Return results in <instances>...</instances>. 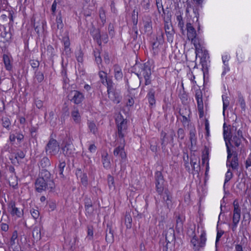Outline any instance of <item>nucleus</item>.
<instances>
[{
    "label": "nucleus",
    "mask_w": 251,
    "mask_h": 251,
    "mask_svg": "<svg viewBox=\"0 0 251 251\" xmlns=\"http://www.w3.org/2000/svg\"><path fill=\"white\" fill-rule=\"evenodd\" d=\"M223 136L226 145L233 147L234 146L238 147L240 146L242 140H245L243 136L241 130H237V127L232 125H227L224 123L223 125Z\"/></svg>",
    "instance_id": "1"
},
{
    "label": "nucleus",
    "mask_w": 251,
    "mask_h": 251,
    "mask_svg": "<svg viewBox=\"0 0 251 251\" xmlns=\"http://www.w3.org/2000/svg\"><path fill=\"white\" fill-rule=\"evenodd\" d=\"M155 189L158 194L162 196L163 202L167 211L172 207V197L168 189H164V178L160 171H157L154 175Z\"/></svg>",
    "instance_id": "2"
},
{
    "label": "nucleus",
    "mask_w": 251,
    "mask_h": 251,
    "mask_svg": "<svg viewBox=\"0 0 251 251\" xmlns=\"http://www.w3.org/2000/svg\"><path fill=\"white\" fill-rule=\"evenodd\" d=\"M140 73L137 74L138 77H131L129 79V82L127 80L126 83L129 88L132 90H135L138 88L141 83V80L139 76H143L145 78V85H148L151 83L150 79L151 75V68L149 63H145L140 65Z\"/></svg>",
    "instance_id": "3"
},
{
    "label": "nucleus",
    "mask_w": 251,
    "mask_h": 251,
    "mask_svg": "<svg viewBox=\"0 0 251 251\" xmlns=\"http://www.w3.org/2000/svg\"><path fill=\"white\" fill-rule=\"evenodd\" d=\"M116 122L118 128L117 134L118 138L117 141L122 140L123 143L127 127V121L123 118L121 114H119L116 119Z\"/></svg>",
    "instance_id": "4"
},
{
    "label": "nucleus",
    "mask_w": 251,
    "mask_h": 251,
    "mask_svg": "<svg viewBox=\"0 0 251 251\" xmlns=\"http://www.w3.org/2000/svg\"><path fill=\"white\" fill-rule=\"evenodd\" d=\"M171 13L170 11H168L166 13V16L164 17V29L165 33L167 35V40L169 42H173L174 39V35L175 34V31L171 25H169V23L171 22Z\"/></svg>",
    "instance_id": "5"
},
{
    "label": "nucleus",
    "mask_w": 251,
    "mask_h": 251,
    "mask_svg": "<svg viewBox=\"0 0 251 251\" xmlns=\"http://www.w3.org/2000/svg\"><path fill=\"white\" fill-rule=\"evenodd\" d=\"M35 190L38 192L41 193L47 190L52 191L55 188V184L52 183V185L51 182H49L46 180L38 177L35 182Z\"/></svg>",
    "instance_id": "6"
},
{
    "label": "nucleus",
    "mask_w": 251,
    "mask_h": 251,
    "mask_svg": "<svg viewBox=\"0 0 251 251\" xmlns=\"http://www.w3.org/2000/svg\"><path fill=\"white\" fill-rule=\"evenodd\" d=\"M206 241V232L202 230L200 240L195 235L191 240V243L193 245V249L194 251H199L201 248H202L205 245Z\"/></svg>",
    "instance_id": "7"
},
{
    "label": "nucleus",
    "mask_w": 251,
    "mask_h": 251,
    "mask_svg": "<svg viewBox=\"0 0 251 251\" xmlns=\"http://www.w3.org/2000/svg\"><path fill=\"white\" fill-rule=\"evenodd\" d=\"M59 151V145L57 141L50 138L45 147V151L47 154L50 155H56Z\"/></svg>",
    "instance_id": "8"
},
{
    "label": "nucleus",
    "mask_w": 251,
    "mask_h": 251,
    "mask_svg": "<svg viewBox=\"0 0 251 251\" xmlns=\"http://www.w3.org/2000/svg\"><path fill=\"white\" fill-rule=\"evenodd\" d=\"M118 142H120V145L114 149L113 152L114 155L121 158V163H126V154L124 149L125 140H124L123 143L122 140H119Z\"/></svg>",
    "instance_id": "9"
},
{
    "label": "nucleus",
    "mask_w": 251,
    "mask_h": 251,
    "mask_svg": "<svg viewBox=\"0 0 251 251\" xmlns=\"http://www.w3.org/2000/svg\"><path fill=\"white\" fill-rule=\"evenodd\" d=\"M68 97L69 99L76 104L81 103L84 99L83 94L76 90L71 91Z\"/></svg>",
    "instance_id": "10"
},
{
    "label": "nucleus",
    "mask_w": 251,
    "mask_h": 251,
    "mask_svg": "<svg viewBox=\"0 0 251 251\" xmlns=\"http://www.w3.org/2000/svg\"><path fill=\"white\" fill-rule=\"evenodd\" d=\"M234 210L232 218L233 223H238L241 216V209L239 205L236 201L233 202Z\"/></svg>",
    "instance_id": "11"
},
{
    "label": "nucleus",
    "mask_w": 251,
    "mask_h": 251,
    "mask_svg": "<svg viewBox=\"0 0 251 251\" xmlns=\"http://www.w3.org/2000/svg\"><path fill=\"white\" fill-rule=\"evenodd\" d=\"M8 208L10 209V213L12 216H16L20 218L23 215V210L21 211L19 209L15 206V202L11 201L8 204Z\"/></svg>",
    "instance_id": "12"
},
{
    "label": "nucleus",
    "mask_w": 251,
    "mask_h": 251,
    "mask_svg": "<svg viewBox=\"0 0 251 251\" xmlns=\"http://www.w3.org/2000/svg\"><path fill=\"white\" fill-rule=\"evenodd\" d=\"M108 98L115 103H119L122 99L121 92L119 89H116L108 94Z\"/></svg>",
    "instance_id": "13"
},
{
    "label": "nucleus",
    "mask_w": 251,
    "mask_h": 251,
    "mask_svg": "<svg viewBox=\"0 0 251 251\" xmlns=\"http://www.w3.org/2000/svg\"><path fill=\"white\" fill-rule=\"evenodd\" d=\"M38 177L46 180L49 182H51L52 185V183H54L52 178H51L50 172L46 169H42L40 171Z\"/></svg>",
    "instance_id": "14"
},
{
    "label": "nucleus",
    "mask_w": 251,
    "mask_h": 251,
    "mask_svg": "<svg viewBox=\"0 0 251 251\" xmlns=\"http://www.w3.org/2000/svg\"><path fill=\"white\" fill-rule=\"evenodd\" d=\"M226 166L227 167L231 168L233 170H238L239 163L237 152L234 153V156L229 162H226Z\"/></svg>",
    "instance_id": "15"
},
{
    "label": "nucleus",
    "mask_w": 251,
    "mask_h": 251,
    "mask_svg": "<svg viewBox=\"0 0 251 251\" xmlns=\"http://www.w3.org/2000/svg\"><path fill=\"white\" fill-rule=\"evenodd\" d=\"M195 98L197 100L198 109L203 108L202 93L200 89L196 90Z\"/></svg>",
    "instance_id": "16"
},
{
    "label": "nucleus",
    "mask_w": 251,
    "mask_h": 251,
    "mask_svg": "<svg viewBox=\"0 0 251 251\" xmlns=\"http://www.w3.org/2000/svg\"><path fill=\"white\" fill-rule=\"evenodd\" d=\"M186 29L187 30V37L188 38L192 40L194 39L196 36V31L194 27L192 25L191 23H187Z\"/></svg>",
    "instance_id": "17"
},
{
    "label": "nucleus",
    "mask_w": 251,
    "mask_h": 251,
    "mask_svg": "<svg viewBox=\"0 0 251 251\" xmlns=\"http://www.w3.org/2000/svg\"><path fill=\"white\" fill-rule=\"evenodd\" d=\"M84 206L86 212L89 214L91 215L94 211L93 208V203L90 199L85 198L84 199Z\"/></svg>",
    "instance_id": "18"
},
{
    "label": "nucleus",
    "mask_w": 251,
    "mask_h": 251,
    "mask_svg": "<svg viewBox=\"0 0 251 251\" xmlns=\"http://www.w3.org/2000/svg\"><path fill=\"white\" fill-rule=\"evenodd\" d=\"M71 116L73 119L74 122L78 124L81 122V116L80 115L78 108L76 107H74L73 110L71 112Z\"/></svg>",
    "instance_id": "19"
},
{
    "label": "nucleus",
    "mask_w": 251,
    "mask_h": 251,
    "mask_svg": "<svg viewBox=\"0 0 251 251\" xmlns=\"http://www.w3.org/2000/svg\"><path fill=\"white\" fill-rule=\"evenodd\" d=\"M57 158L59 161V164L58 165L59 175L61 177L64 178V175L63 174V171L64 168L66 167L65 160L60 158V155H58Z\"/></svg>",
    "instance_id": "20"
},
{
    "label": "nucleus",
    "mask_w": 251,
    "mask_h": 251,
    "mask_svg": "<svg viewBox=\"0 0 251 251\" xmlns=\"http://www.w3.org/2000/svg\"><path fill=\"white\" fill-rule=\"evenodd\" d=\"M167 134L164 132L162 131L161 132V149L163 152H166L167 150L166 149V146L169 142V139L166 137Z\"/></svg>",
    "instance_id": "21"
},
{
    "label": "nucleus",
    "mask_w": 251,
    "mask_h": 251,
    "mask_svg": "<svg viewBox=\"0 0 251 251\" xmlns=\"http://www.w3.org/2000/svg\"><path fill=\"white\" fill-rule=\"evenodd\" d=\"M144 30L145 32H151L152 30V21L151 18L149 17L143 20Z\"/></svg>",
    "instance_id": "22"
},
{
    "label": "nucleus",
    "mask_w": 251,
    "mask_h": 251,
    "mask_svg": "<svg viewBox=\"0 0 251 251\" xmlns=\"http://www.w3.org/2000/svg\"><path fill=\"white\" fill-rule=\"evenodd\" d=\"M114 77L117 80H121L123 78V72L121 68L118 65H114L113 66Z\"/></svg>",
    "instance_id": "23"
},
{
    "label": "nucleus",
    "mask_w": 251,
    "mask_h": 251,
    "mask_svg": "<svg viewBox=\"0 0 251 251\" xmlns=\"http://www.w3.org/2000/svg\"><path fill=\"white\" fill-rule=\"evenodd\" d=\"M155 90L153 88H151L149 89L148 95H147V98L148 100V101L150 103V105L151 106H152L155 104V100L154 98V95H155Z\"/></svg>",
    "instance_id": "24"
},
{
    "label": "nucleus",
    "mask_w": 251,
    "mask_h": 251,
    "mask_svg": "<svg viewBox=\"0 0 251 251\" xmlns=\"http://www.w3.org/2000/svg\"><path fill=\"white\" fill-rule=\"evenodd\" d=\"M63 153L65 156H70L73 153V149L71 144L69 143L66 144V145L62 148Z\"/></svg>",
    "instance_id": "25"
},
{
    "label": "nucleus",
    "mask_w": 251,
    "mask_h": 251,
    "mask_svg": "<svg viewBox=\"0 0 251 251\" xmlns=\"http://www.w3.org/2000/svg\"><path fill=\"white\" fill-rule=\"evenodd\" d=\"M102 162L104 168L109 169L111 166L110 158L107 152H104L102 154Z\"/></svg>",
    "instance_id": "26"
},
{
    "label": "nucleus",
    "mask_w": 251,
    "mask_h": 251,
    "mask_svg": "<svg viewBox=\"0 0 251 251\" xmlns=\"http://www.w3.org/2000/svg\"><path fill=\"white\" fill-rule=\"evenodd\" d=\"M79 174V177H80V181L81 184L85 187H86L88 185V177L86 173H82L81 170H78L76 173V175L78 176Z\"/></svg>",
    "instance_id": "27"
},
{
    "label": "nucleus",
    "mask_w": 251,
    "mask_h": 251,
    "mask_svg": "<svg viewBox=\"0 0 251 251\" xmlns=\"http://www.w3.org/2000/svg\"><path fill=\"white\" fill-rule=\"evenodd\" d=\"M38 165L39 167H41L44 169L50 167L51 165V163L49 158L45 156L41 159Z\"/></svg>",
    "instance_id": "28"
},
{
    "label": "nucleus",
    "mask_w": 251,
    "mask_h": 251,
    "mask_svg": "<svg viewBox=\"0 0 251 251\" xmlns=\"http://www.w3.org/2000/svg\"><path fill=\"white\" fill-rule=\"evenodd\" d=\"M105 83L107 85V93H110L116 89V85L110 79H106Z\"/></svg>",
    "instance_id": "29"
},
{
    "label": "nucleus",
    "mask_w": 251,
    "mask_h": 251,
    "mask_svg": "<svg viewBox=\"0 0 251 251\" xmlns=\"http://www.w3.org/2000/svg\"><path fill=\"white\" fill-rule=\"evenodd\" d=\"M92 36L94 40H96L99 46H101V34L99 29H94L92 31Z\"/></svg>",
    "instance_id": "30"
},
{
    "label": "nucleus",
    "mask_w": 251,
    "mask_h": 251,
    "mask_svg": "<svg viewBox=\"0 0 251 251\" xmlns=\"http://www.w3.org/2000/svg\"><path fill=\"white\" fill-rule=\"evenodd\" d=\"M3 60L6 69L9 71L11 70L12 68V65L11 63L9 56L6 54H4L3 55Z\"/></svg>",
    "instance_id": "31"
},
{
    "label": "nucleus",
    "mask_w": 251,
    "mask_h": 251,
    "mask_svg": "<svg viewBox=\"0 0 251 251\" xmlns=\"http://www.w3.org/2000/svg\"><path fill=\"white\" fill-rule=\"evenodd\" d=\"M176 228L177 230H181L183 228V224L184 218L183 216L178 215L176 217Z\"/></svg>",
    "instance_id": "32"
},
{
    "label": "nucleus",
    "mask_w": 251,
    "mask_h": 251,
    "mask_svg": "<svg viewBox=\"0 0 251 251\" xmlns=\"http://www.w3.org/2000/svg\"><path fill=\"white\" fill-rule=\"evenodd\" d=\"M41 227L35 226L32 231V236L34 239L40 240L41 238Z\"/></svg>",
    "instance_id": "33"
},
{
    "label": "nucleus",
    "mask_w": 251,
    "mask_h": 251,
    "mask_svg": "<svg viewBox=\"0 0 251 251\" xmlns=\"http://www.w3.org/2000/svg\"><path fill=\"white\" fill-rule=\"evenodd\" d=\"M114 236L113 231L111 227L107 226V229L106 231L105 240L107 242H112L113 241Z\"/></svg>",
    "instance_id": "34"
},
{
    "label": "nucleus",
    "mask_w": 251,
    "mask_h": 251,
    "mask_svg": "<svg viewBox=\"0 0 251 251\" xmlns=\"http://www.w3.org/2000/svg\"><path fill=\"white\" fill-rule=\"evenodd\" d=\"M62 41L64 45V49L66 52L70 51V48H69L70 45V42L69 38L68 36H66L63 37Z\"/></svg>",
    "instance_id": "35"
},
{
    "label": "nucleus",
    "mask_w": 251,
    "mask_h": 251,
    "mask_svg": "<svg viewBox=\"0 0 251 251\" xmlns=\"http://www.w3.org/2000/svg\"><path fill=\"white\" fill-rule=\"evenodd\" d=\"M182 15V14L180 11L176 13V20L178 22V26L181 29H183L184 25Z\"/></svg>",
    "instance_id": "36"
},
{
    "label": "nucleus",
    "mask_w": 251,
    "mask_h": 251,
    "mask_svg": "<svg viewBox=\"0 0 251 251\" xmlns=\"http://www.w3.org/2000/svg\"><path fill=\"white\" fill-rule=\"evenodd\" d=\"M88 125L90 132L94 134H96L98 132V128L95 123L93 122H90L88 123Z\"/></svg>",
    "instance_id": "37"
},
{
    "label": "nucleus",
    "mask_w": 251,
    "mask_h": 251,
    "mask_svg": "<svg viewBox=\"0 0 251 251\" xmlns=\"http://www.w3.org/2000/svg\"><path fill=\"white\" fill-rule=\"evenodd\" d=\"M226 147L227 150V161L226 162H229V161L231 159L233 156H234V153L237 152L236 151H232L230 149V147H229V145H226Z\"/></svg>",
    "instance_id": "38"
},
{
    "label": "nucleus",
    "mask_w": 251,
    "mask_h": 251,
    "mask_svg": "<svg viewBox=\"0 0 251 251\" xmlns=\"http://www.w3.org/2000/svg\"><path fill=\"white\" fill-rule=\"evenodd\" d=\"M56 22L57 24V27L59 29H62L63 27V24L62 22V19L61 13L59 12L58 15L56 16Z\"/></svg>",
    "instance_id": "39"
},
{
    "label": "nucleus",
    "mask_w": 251,
    "mask_h": 251,
    "mask_svg": "<svg viewBox=\"0 0 251 251\" xmlns=\"http://www.w3.org/2000/svg\"><path fill=\"white\" fill-rule=\"evenodd\" d=\"M99 16L102 24L106 22L105 11L103 8L101 7L99 10Z\"/></svg>",
    "instance_id": "40"
},
{
    "label": "nucleus",
    "mask_w": 251,
    "mask_h": 251,
    "mask_svg": "<svg viewBox=\"0 0 251 251\" xmlns=\"http://www.w3.org/2000/svg\"><path fill=\"white\" fill-rule=\"evenodd\" d=\"M238 102L241 106V108L243 110H245L246 108V103L243 98V96H242L240 92L238 93Z\"/></svg>",
    "instance_id": "41"
},
{
    "label": "nucleus",
    "mask_w": 251,
    "mask_h": 251,
    "mask_svg": "<svg viewBox=\"0 0 251 251\" xmlns=\"http://www.w3.org/2000/svg\"><path fill=\"white\" fill-rule=\"evenodd\" d=\"M107 182L110 189L115 188L114 178L110 175L107 176Z\"/></svg>",
    "instance_id": "42"
},
{
    "label": "nucleus",
    "mask_w": 251,
    "mask_h": 251,
    "mask_svg": "<svg viewBox=\"0 0 251 251\" xmlns=\"http://www.w3.org/2000/svg\"><path fill=\"white\" fill-rule=\"evenodd\" d=\"M1 121L2 126L8 129L11 125V122L9 118L7 117H2Z\"/></svg>",
    "instance_id": "43"
},
{
    "label": "nucleus",
    "mask_w": 251,
    "mask_h": 251,
    "mask_svg": "<svg viewBox=\"0 0 251 251\" xmlns=\"http://www.w3.org/2000/svg\"><path fill=\"white\" fill-rule=\"evenodd\" d=\"M35 78L38 82H41L44 79L43 73L40 71H36L35 72Z\"/></svg>",
    "instance_id": "44"
},
{
    "label": "nucleus",
    "mask_w": 251,
    "mask_h": 251,
    "mask_svg": "<svg viewBox=\"0 0 251 251\" xmlns=\"http://www.w3.org/2000/svg\"><path fill=\"white\" fill-rule=\"evenodd\" d=\"M1 36L3 38L5 41H8L11 38V34L9 31H7L5 28H4V31L1 33Z\"/></svg>",
    "instance_id": "45"
},
{
    "label": "nucleus",
    "mask_w": 251,
    "mask_h": 251,
    "mask_svg": "<svg viewBox=\"0 0 251 251\" xmlns=\"http://www.w3.org/2000/svg\"><path fill=\"white\" fill-rule=\"evenodd\" d=\"M155 2H156V7L157 8L158 13H161L160 9L161 8L163 14L164 15H165V16H166L167 13H166L165 12L164 9L163 8V6L162 3V0H155Z\"/></svg>",
    "instance_id": "46"
},
{
    "label": "nucleus",
    "mask_w": 251,
    "mask_h": 251,
    "mask_svg": "<svg viewBox=\"0 0 251 251\" xmlns=\"http://www.w3.org/2000/svg\"><path fill=\"white\" fill-rule=\"evenodd\" d=\"M132 219L129 214L126 213L125 215V224L127 228H130L131 226Z\"/></svg>",
    "instance_id": "47"
},
{
    "label": "nucleus",
    "mask_w": 251,
    "mask_h": 251,
    "mask_svg": "<svg viewBox=\"0 0 251 251\" xmlns=\"http://www.w3.org/2000/svg\"><path fill=\"white\" fill-rule=\"evenodd\" d=\"M83 53L81 49H79L75 52V56L76 59L78 62H83Z\"/></svg>",
    "instance_id": "48"
},
{
    "label": "nucleus",
    "mask_w": 251,
    "mask_h": 251,
    "mask_svg": "<svg viewBox=\"0 0 251 251\" xmlns=\"http://www.w3.org/2000/svg\"><path fill=\"white\" fill-rule=\"evenodd\" d=\"M17 231L15 230L13 232L12 237H11L10 241L9 242V245L10 246H12L15 244V241L17 238Z\"/></svg>",
    "instance_id": "49"
},
{
    "label": "nucleus",
    "mask_w": 251,
    "mask_h": 251,
    "mask_svg": "<svg viewBox=\"0 0 251 251\" xmlns=\"http://www.w3.org/2000/svg\"><path fill=\"white\" fill-rule=\"evenodd\" d=\"M177 138H178V141H179V140H182L184 139V136H185V132L184 130L182 128H178L177 132Z\"/></svg>",
    "instance_id": "50"
},
{
    "label": "nucleus",
    "mask_w": 251,
    "mask_h": 251,
    "mask_svg": "<svg viewBox=\"0 0 251 251\" xmlns=\"http://www.w3.org/2000/svg\"><path fill=\"white\" fill-rule=\"evenodd\" d=\"M142 7L146 11H148L150 7V0H143L141 3Z\"/></svg>",
    "instance_id": "51"
},
{
    "label": "nucleus",
    "mask_w": 251,
    "mask_h": 251,
    "mask_svg": "<svg viewBox=\"0 0 251 251\" xmlns=\"http://www.w3.org/2000/svg\"><path fill=\"white\" fill-rule=\"evenodd\" d=\"M196 130L194 127H192L190 130L189 138L191 142L196 140Z\"/></svg>",
    "instance_id": "52"
},
{
    "label": "nucleus",
    "mask_w": 251,
    "mask_h": 251,
    "mask_svg": "<svg viewBox=\"0 0 251 251\" xmlns=\"http://www.w3.org/2000/svg\"><path fill=\"white\" fill-rule=\"evenodd\" d=\"M30 213L32 216V217L36 220L39 216L40 213L39 211L37 209H35L34 208H32L30 210Z\"/></svg>",
    "instance_id": "53"
},
{
    "label": "nucleus",
    "mask_w": 251,
    "mask_h": 251,
    "mask_svg": "<svg viewBox=\"0 0 251 251\" xmlns=\"http://www.w3.org/2000/svg\"><path fill=\"white\" fill-rule=\"evenodd\" d=\"M232 173L231 172L230 169H228L226 174L225 184L231 179V178L232 177Z\"/></svg>",
    "instance_id": "54"
},
{
    "label": "nucleus",
    "mask_w": 251,
    "mask_h": 251,
    "mask_svg": "<svg viewBox=\"0 0 251 251\" xmlns=\"http://www.w3.org/2000/svg\"><path fill=\"white\" fill-rule=\"evenodd\" d=\"M87 237L91 240L93 237V227L92 226H87Z\"/></svg>",
    "instance_id": "55"
},
{
    "label": "nucleus",
    "mask_w": 251,
    "mask_h": 251,
    "mask_svg": "<svg viewBox=\"0 0 251 251\" xmlns=\"http://www.w3.org/2000/svg\"><path fill=\"white\" fill-rule=\"evenodd\" d=\"M30 64L33 69H37L40 63L37 60L32 59L30 60Z\"/></svg>",
    "instance_id": "56"
},
{
    "label": "nucleus",
    "mask_w": 251,
    "mask_h": 251,
    "mask_svg": "<svg viewBox=\"0 0 251 251\" xmlns=\"http://www.w3.org/2000/svg\"><path fill=\"white\" fill-rule=\"evenodd\" d=\"M94 53L95 57V60L97 64L100 63L101 62V58L100 56V52L99 50H97V51L94 50Z\"/></svg>",
    "instance_id": "57"
},
{
    "label": "nucleus",
    "mask_w": 251,
    "mask_h": 251,
    "mask_svg": "<svg viewBox=\"0 0 251 251\" xmlns=\"http://www.w3.org/2000/svg\"><path fill=\"white\" fill-rule=\"evenodd\" d=\"M47 51L50 56H54V49L51 45H49L47 48Z\"/></svg>",
    "instance_id": "58"
},
{
    "label": "nucleus",
    "mask_w": 251,
    "mask_h": 251,
    "mask_svg": "<svg viewBox=\"0 0 251 251\" xmlns=\"http://www.w3.org/2000/svg\"><path fill=\"white\" fill-rule=\"evenodd\" d=\"M25 157V153L21 151H18L15 154V158L18 159H23Z\"/></svg>",
    "instance_id": "59"
},
{
    "label": "nucleus",
    "mask_w": 251,
    "mask_h": 251,
    "mask_svg": "<svg viewBox=\"0 0 251 251\" xmlns=\"http://www.w3.org/2000/svg\"><path fill=\"white\" fill-rule=\"evenodd\" d=\"M223 101V113L224 114L226 109L227 107L229 105V101L227 99V97L224 98V96H222Z\"/></svg>",
    "instance_id": "60"
},
{
    "label": "nucleus",
    "mask_w": 251,
    "mask_h": 251,
    "mask_svg": "<svg viewBox=\"0 0 251 251\" xmlns=\"http://www.w3.org/2000/svg\"><path fill=\"white\" fill-rule=\"evenodd\" d=\"M205 129L206 130V136H209V125L208 120L207 119H205L204 121Z\"/></svg>",
    "instance_id": "61"
},
{
    "label": "nucleus",
    "mask_w": 251,
    "mask_h": 251,
    "mask_svg": "<svg viewBox=\"0 0 251 251\" xmlns=\"http://www.w3.org/2000/svg\"><path fill=\"white\" fill-rule=\"evenodd\" d=\"M16 136L18 142L21 143L23 141L24 135L22 133V132H17L16 133Z\"/></svg>",
    "instance_id": "62"
},
{
    "label": "nucleus",
    "mask_w": 251,
    "mask_h": 251,
    "mask_svg": "<svg viewBox=\"0 0 251 251\" xmlns=\"http://www.w3.org/2000/svg\"><path fill=\"white\" fill-rule=\"evenodd\" d=\"M224 231L222 230H219L218 229L217 233V236H216V245H217V243L220 240V239L222 237V236L224 234Z\"/></svg>",
    "instance_id": "63"
},
{
    "label": "nucleus",
    "mask_w": 251,
    "mask_h": 251,
    "mask_svg": "<svg viewBox=\"0 0 251 251\" xmlns=\"http://www.w3.org/2000/svg\"><path fill=\"white\" fill-rule=\"evenodd\" d=\"M99 76L101 79V82L104 84V79L106 80L107 78V74L103 71H100L99 73Z\"/></svg>",
    "instance_id": "64"
}]
</instances>
